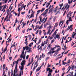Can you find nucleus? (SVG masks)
I'll list each match as a JSON object with an SVG mask.
<instances>
[{
    "mask_svg": "<svg viewBox=\"0 0 76 76\" xmlns=\"http://www.w3.org/2000/svg\"><path fill=\"white\" fill-rule=\"evenodd\" d=\"M26 50V51H27V53H31V52H32V48H29L28 46H26L25 47H23V50L22 52L23 51V52L24 53V50Z\"/></svg>",
    "mask_w": 76,
    "mask_h": 76,
    "instance_id": "nucleus-1",
    "label": "nucleus"
},
{
    "mask_svg": "<svg viewBox=\"0 0 76 76\" xmlns=\"http://www.w3.org/2000/svg\"><path fill=\"white\" fill-rule=\"evenodd\" d=\"M14 64H15H15V72H16L17 73H18V71H17V70H18V69L17 68V64H18V62H19V60H17L16 61H14Z\"/></svg>",
    "mask_w": 76,
    "mask_h": 76,
    "instance_id": "nucleus-2",
    "label": "nucleus"
},
{
    "mask_svg": "<svg viewBox=\"0 0 76 76\" xmlns=\"http://www.w3.org/2000/svg\"><path fill=\"white\" fill-rule=\"evenodd\" d=\"M38 60H37V61L35 63L34 66V67L33 69V71H34V70H35V68H37V66H38Z\"/></svg>",
    "mask_w": 76,
    "mask_h": 76,
    "instance_id": "nucleus-3",
    "label": "nucleus"
},
{
    "mask_svg": "<svg viewBox=\"0 0 76 76\" xmlns=\"http://www.w3.org/2000/svg\"><path fill=\"white\" fill-rule=\"evenodd\" d=\"M67 6H68V4H65L64 5V6L61 9V10H63V11H64V10L66 9Z\"/></svg>",
    "mask_w": 76,
    "mask_h": 76,
    "instance_id": "nucleus-4",
    "label": "nucleus"
},
{
    "mask_svg": "<svg viewBox=\"0 0 76 76\" xmlns=\"http://www.w3.org/2000/svg\"><path fill=\"white\" fill-rule=\"evenodd\" d=\"M24 54V53L23 52H23H22L20 56V58H23V60H25V56L23 57V55Z\"/></svg>",
    "mask_w": 76,
    "mask_h": 76,
    "instance_id": "nucleus-5",
    "label": "nucleus"
},
{
    "mask_svg": "<svg viewBox=\"0 0 76 76\" xmlns=\"http://www.w3.org/2000/svg\"><path fill=\"white\" fill-rule=\"evenodd\" d=\"M58 22H57L56 23H55V25H54L53 27V28H56L57 26H58Z\"/></svg>",
    "mask_w": 76,
    "mask_h": 76,
    "instance_id": "nucleus-6",
    "label": "nucleus"
},
{
    "mask_svg": "<svg viewBox=\"0 0 76 76\" xmlns=\"http://www.w3.org/2000/svg\"><path fill=\"white\" fill-rule=\"evenodd\" d=\"M23 67H24V65H23V64H22V65H21V67L20 69V72H21V71H23Z\"/></svg>",
    "mask_w": 76,
    "mask_h": 76,
    "instance_id": "nucleus-7",
    "label": "nucleus"
},
{
    "mask_svg": "<svg viewBox=\"0 0 76 76\" xmlns=\"http://www.w3.org/2000/svg\"><path fill=\"white\" fill-rule=\"evenodd\" d=\"M6 8V5H5L4 6V7L1 10V12L3 11L4 10H5Z\"/></svg>",
    "mask_w": 76,
    "mask_h": 76,
    "instance_id": "nucleus-8",
    "label": "nucleus"
},
{
    "mask_svg": "<svg viewBox=\"0 0 76 76\" xmlns=\"http://www.w3.org/2000/svg\"><path fill=\"white\" fill-rule=\"evenodd\" d=\"M21 75H23V71L21 70V71H20V72L19 75V76H21Z\"/></svg>",
    "mask_w": 76,
    "mask_h": 76,
    "instance_id": "nucleus-9",
    "label": "nucleus"
},
{
    "mask_svg": "<svg viewBox=\"0 0 76 76\" xmlns=\"http://www.w3.org/2000/svg\"><path fill=\"white\" fill-rule=\"evenodd\" d=\"M22 64L23 65V66H24V65H25V61H23L22 62V63H21V65H22Z\"/></svg>",
    "mask_w": 76,
    "mask_h": 76,
    "instance_id": "nucleus-10",
    "label": "nucleus"
},
{
    "mask_svg": "<svg viewBox=\"0 0 76 76\" xmlns=\"http://www.w3.org/2000/svg\"><path fill=\"white\" fill-rule=\"evenodd\" d=\"M39 18L40 19V21L41 22H42V18L41 17V16L40 15L39 16Z\"/></svg>",
    "mask_w": 76,
    "mask_h": 76,
    "instance_id": "nucleus-11",
    "label": "nucleus"
},
{
    "mask_svg": "<svg viewBox=\"0 0 76 76\" xmlns=\"http://www.w3.org/2000/svg\"><path fill=\"white\" fill-rule=\"evenodd\" d=\"M75 35H76V34H75V32H73L72 35V38H74V37L75 36Z\"/></svg>",
    "mask_w": 76,
    "mask_h": 76,
    "instance_id": "nucleus-12",
    "label": "nucleus"
},
{
    "mask_svg": "<svg viewBox=\"0 0 76 76\" xmlns=\"http://www.w3.org/2000/svg\"><path fill=\"white\" fill-rule=\"evenodd\" d=\"M60 36L58 34H57L56 36V37H55V39H56V38H59Z\"/></svg>",
    "mask_w": 76,
    "mask_h": 76,
    "instance_id": "nucleus-13",
    "label": "nucleus"
},
{
    "mask_svg": "<svg viewBox=\"0 0 76 76\" xmlns=\"http://www.w3.org/2000/svg\"><path fill=\"white\" fill-rule=\"evenodd\" d=\"M33 42H31L28 45V46H29L30 47H32V45H33Z\"/></svg>",
    "mask_w": 76,
    "mask_h": 76,
    "instance_id": "nucleus-14",
    "label": "nucleus"
},
{
    "mask_svg": "<svg viewBox=\"0 0 76 76\" xmlns=\"http://www.w3.org/2000/svg\"><path fill=\"white\" fill-rule=\"evenodd\" d=\"M35 13V12H34L33 14H31L30 15L31 18H32V17H34V14Z\"/></svg>",
    "mask_w": 76,
    "mask_h": 76,
    "instance_id": "nucleus-15",
    "label": "nucleus"
},
{
    "mask_svg": "<svg viewBox=\"0 0 76 76\" xmlns=\"http://www.w3.org/2000/svg\"><path fill=\"white\" fill-rule=\"evenodd\" d=\"M58 13V14H60V10L58 11L55 14V15H57Z\"/></svg>",
    "mask_w": 76,
    "mask_h": 76,
    "instance_id": "nucleus-16",
    "label": "nucleus"
},
{
    "mask_svg": "<svg viewBox=\"0 0 76 76\" xmlns=\"http://www.w3.org/2000/svg\"><path fill=\"white\" fill-rule=\"evenodd\" d=\"M40 67L39 66L37 69H36V72H38L40 70Z\"/></svg>",
    "mask_w": 76,
    "mask_h": 76,
    "instance_id": "nucleus-17",
    "label": "nucleus"
},
{
    "mask_svg": "<svg viewBox=\"0 0 76 76\" xmlns=\"http://www.w3.org/2000/svg\"><path fill=\"white\" fill-rule=\"evenodd\" d=\"M39 50H40L41 51L42 50V46H41L39 49Z\"/></svg>",
    "mask_w": 76,
    "mask_h": 76,
    "instance_id": "nucleus-18",
    "label": "nucleus"
},
{
    "mask_svg": "<svg viewBox=\"0 0 76 76\" xmlns=\"http://www.w3.org/2000/svg\"><path fill=\"white\" fill-rule=\"evenodd\" d=\"M50 31H51V30H50V29H49V30H48V32L46 34L47 35H48V34H49V33H50Z\"/></svg>",
    "mask_w": 76,
    "mask_h": 76,
    "instance_id": "nucleus-19",
    "label": "nucleus"
},
{
    "mask_svg": "<svg viewBox=\"0 0 76 76\" xmlns=\"http://www.w3.org/2000/svg\"><path fill=\"white\" fill-rule=\"evenodd\" d=\"M51 53H52V51H51V50H50L49 52L48 53V54H51Z\"/></svg>",
    "mask_w": 76,
    "mask_h": 76,
    "instance_id": "nucleus-20",
    "label": "nucleus"
},
{
    "mask_svg": "<svg viewBox=\"0 0 76 76\" xmlns=\"http://www.w3.org/2000/svg\"><path fill=\"white\" fill-rule=\"evenodd\" d=\"M44 62H43L42 63V65L40 66V69H41V67H42V66H44Z\"/></svg>",
    "mask_w": 76,
    "mask_h": 76,
    "instance_id": "nucleus-21",
    "label": "nucleus"
},
{
    "mask_svg": "<svg viewBox=\"0 0 76 76\" xmlns=\"http://www.w3.org/2000/svg\"><path fill=\"white\" fill-rule=\"evenodd\" d=\"M56 34H57V32L55 31L54 33H53V34L52 35V37H54V35H56Z\"/></svg>",
    "mask_w": 76,
    "mask_h": 76,
    "instance_id": "nucleus-22",
    "label": "nucleus"
},
{
    "mask_svg": "<svg viewBox=\"0 0 76 76\" xmlns=\"http://www.w3.org/2000/svg\"><path fill=\"white\" fill-rule=\"evenodd\" d=\"M6 65H5V64H4L3 65V70H4V69H5V66Z\"/></svg>",
    "mask_w": 76,
    "mask_h": 76,
    "instance_id": "nucleus-23",
    "label": "nucleus"
},
{
    "mask_svg": "<svg viewBox=\"0 0 76 76\" xmlns=\"http://www.w3.org/2000/svg\"><path fill=\"white\" fill-rule=\"evenodd\" d=\"M56 48V47H55L53 48H51V50H52V51H54V50Z\"/></svg>",
    "mask_w": 76,
    "mask_h": 76,
    "instance_id": "nucleus-24",
    "label": "nucleus"
},
{
    "mask_svg": "<svg viewBox=\"0 0 76 76\" xmlns=\"http://www.w3.org/2000/svg\"><path fill=\"white\" fill-rule=\"evenodd\" d=\"M41 42V38H40V39L39 40V42L37 43V45H38L39 44H40Z\"/></svg>",
    "mask_w": 76,
    "mask_h": 76,
    "instance_id": "nucleus-25",
    "label": "nucleus"
},
{
    "mask_svg": "<svg viewBox=\"0 0 76 76\" xmlns=\"http://www.w3.org/2000/svg\"><path fill=\"white\" fill-rule=\"evenodd\" d=\"M34 61V59H33V57H32L31 59V64L32 63V62Z\"/></svg>",
    "mask_w": 76,
    "mask_h": 76,
    "instance_id": "nucleus-26",
    "label": "nucleus"
},
{
    "mask_svg": "<svg viewBox=\"0 0 76 76\" xmlns=\"http://www.w3.org/2000/svg\"><path fill=\"white\" fill-rule=\"evenodd\" d=\"M11 45H12V46L10 48V53H11V51H12V49H11V48H12V46H13V45H12V43Z\"/></svg>",
    "mask_w": 76,
    "mask_h": 76,
    "instance_id": "nucleus-27",
    "label": "nucleus"
},
{
    "mask_svg": "<svg viewBox=\"0 0 76 76\" xmlns=\"http://www.w3.org/2000/svg\"><path fill=\"white\" fill-rule=\"evenodd\" d=\"M4 74H5V71L3 70L2 76H4Z\"/></svg>",
    "mask_w": 76,
    "mask_h": 76,
    "instance_id": "nucleus-28",
    "label": "nucleus"
},
{
    "mask_svg": "<svg viewBox=\"0 0 76 76\" xmlns=\"http://www.w3.org/2000/svg\"><path fill=\"white\" fill-rule=\"evenodd\" d=\"M17 22H18V23H19V21H18V18H16V20H15V23H17Z\"/></svg>",
    "mask_w": 76,
    "mask_h": 76,
    "instance_id": "nucleus-29",
    "label": "nucleus"
},
{
    "mask_svg": "<svg viewBox=\"0 0 76 76\" xmlns=\"http://www.w3.org/2000/svg\"><path fill=\"white\" fill-rule=\"evenodd\" d=\"M26 24V23H23V25L22 26V28H23V27H24V26H25V25Z\"/></svg>",
    "mask_w": 76,
    "mask_h": 76,
    "instance_id": "nucleus-30",
    "label": "nucleus"
},
{
    "mask_svg": "<svg viewBox=\"0 0 76 76\" xmlns=\"http://www.w3.org/2000/svg\"><path fill=\"white\" fill-rule=\"evenodd\" d=\"M44 10H45V8H42L41 10V12H43Z\"/></svg>",
    "mask_w": 76,
    "mask_h": 76,
    "instance_id": "nucleus-31",
    "label": "nucleus"
},
{
    "mask_svg": "<svg viewBox=\"0 0 76 76\" xmlns=\"http://www.w3.org/2000/svg\"><path fill=\"white\" fill-rule=\"evenodd\" d=\"M18 11L19 12H20L21 10H20V7H18Z\"/></svg>",
    "mask_w": 76,
    "mask_h": 76,
    "instance_id": "nucleus-32",
    "label": "nucleus"
},
{
    "mask_svg": "<svg viewBox=\"0 0 76 76\" xmlns=\"http://www.w3.org/2000/svg\"><path fill=\"white\" fill-rule=\"evenodd\" d=\"M61 50V48H58L57 49L56 51H59V50Z\"/></svg>",
    "mask_w": 76,
    "mask_h": 76,
    "instance_id": "nucleus-33",
    "label": "nucleus"
},
{
    "mask_svg": "<svg viewBox=\"0 0 76 76\" xmlns=\"http://www.w3.org/2000/svg\"><path fill=\"white\" fill-rule=\"evenodd\" d=\"M56 47H57V48H58V47H60V46L58 45H55Z\"/></svg>",
    "mask_w": 76,
    "mask_h": 76,
    "instance_id": "nucleus-34",
    "label": "nucleus"
},
{
    "mask_svg": "<svg viewBox=\"0 0 76 76\" xmlns=\"http://www.w3.org/2000/svg\"><path fill=\"white\" fill-rule=\"evenodd\" d=\"M53 11V9H51L49 10V13H50V12H51Z\"/></svg>",
    "mask_w": 76,
    "mask_h": 76,
    "instance_id": "nucleus-35",
    "label": "nucleus"
},
{
    "mask_svg": "<svg viewBox=\"0 0 76 76\" xmlns=\"http://www.w3.org/2000/svg\"><path fill=\"white\" fill-rule=\"evenodd\" d=\"M48 9H46L45 12V13H47V12H48Z\"/></svg>",
    "mask_w": 76,
    "mask_h": 76,
    "instance_id": "nucleus-36",
    "label": "nucleus"
},
{
    "mask_svg": "<svg viewBox=\"0 0 76 76\" xmlns=\"http://www.w3.org/2000/svg\"><path fill=\"white\" fill-rule=\"evenodd\" d=\"M69 21V20H67V21L66 22V24H67V25H68V24H69V22H68Z\"/></svg>",
    "mask_w": 76,
    "mask_h": 76,
    "instance_id": "nucleus-37",
    "label": "nucleus"
},
{
    "mask_svg": "<svg viewBox=\"0 0 76 76\" xmlns=\"http://www.w3.org/2000/svg\"><path fill=\"white\" fill-rule=\"evenodd\" d=\"M5 69H6V71H5L6 72H7V71L8 70V69H7V67H6L5 68Z\"/></svg>",
    "mask_w": 76,
    "mask_h": 76,
    "instance_id": "nucleus-38",
    "label": "nucleus"
},
{
    "mask_svg": "<svg viewBox=\"0 0 76 76\" xmlns=\"http://www.w3.org/2000/svg\"><path fill=\"white\" fill-rule=\"evenodd\" d=\"M66 11H65L64 12V14H63V16H64L65 15H66Z\"/></svg>",
    "mask_w": 76,
    "mask_h": 76,
    "instance_id": "nucleus-39",
    "label": "nucleus"
},
{
    "mask_svg": "<svg viewBox=\"0 0 76 76\" xmlns=\"http://www.w3.org/2000/svg\"><path fill=\"white\" fill-rule=\"evenodd\" d=\"M32 37V36H31V35H29V40H31V39L32 38V37Z\"/></svg>",
    "mask_w": 76,
    "mask_h": 76,
    "instance_id": "nucleus-40",
    "label": "nucleus"
},
{
    "mask_svg": "<svg viewBox=\"0 0 76 76\" xmlns=\"http://www.w3.org/2000/svg\"><path fill=\"white\" fill-rule=\"evenodd\" d=\"M37 17H36V18L34 20V22L36 23V21L37 20Z\"/></svg>",
    "mask_w": 76,
    "mask_h": 76,
    "instance_id": "nucleus-41",
    "label": "nucleus"
},
{
    "mask_svg": "<svg viewBox=\"0 0 76 76\" xmlns=\"http://www.w3.org/2000/svg\"><path fill=\"white\" fill-rule=\"evenodd\" d=\"M39 34L40 35H41V33H42V31H41V30H40L39 31Z\"/></svg>",
    "mask_w": 76,
    "mask_h": 76,
    "instance_id": "nucleus-42",
    "label": "nucleus"
},
{
    "mask_svg": "<svg viewBox=\"0 0 76 76\" xmlns=\"http://www.w3.org/2000/svg\"><path fill=\"white\" fill-rule=\"evenodd\" d=\"M52 28V27H51V26L50 25L49 26V27H48V28H49V29H50V28Z\"/></svg>",
    "mask_w": 76,
    "mask_h": 76,
    "instance_id": "nucleus-43",
    "label": "nucleus"
},
{
    "mask_svg": "<svg viewBox=\"0 0 76 76\" xmlns=\"http://www.w3.org/2000/svg\"><path fill=\"white\" fill-rule=\"evenodd\" d=\"M18 60H19V61H21V60H22V58H21L20 59V58H19L18 59Z\"/></svg>",
    "mask_w": 76,
    "mask_h": 76,
    "instance_id": "nucleus-44",
    "label": "nucleus"
},
{
    "mask_svg": "<svg viewBox=\"0 0 76 76\" xmlns=\"http://www.w3.org/2000/svg\"><path fill=\"white\" fill-rule=\"evenodd\" d=\"M69 51V50H68L67 51H66V52L65 53H64V54H67V53H68V52Z\"/></svg>",
    "mask_w": 76,
    "mask_h": 76,
    "instance_id": "nucleus-45",
    "label": "nucleus"
},
{
    "mask_svg": "<svg viewBox=\"0 0 76 76\" xmlns=\"http://www.w3.org/2000/svg\"><path fill=\"white\" fill-rule=\"evenodd\" d=\"M28 58H29V55H27L26 56V60H28Z\"/></svg>",
    "mask_w": 76,
    "mask_h": 76,
    "instance_id": "nucleus-46",
    "label": "nucleus"
},
{
    "mask_svg": "<svg viewBox=\"0 0 76 76\" xmlns=\"http://www.w3.org/2000/svg\"><path fill=\"white\" fill-rule=\"evenodd\" d=\"M14 75L13 76H15V70H14Z\"/></svg>",
    "mask_w": 76,
    "mask_h": 76,
    "instance_id": "nucleus-47",
    "label": "nucleus"
},
{
    "mask_svg": "<svg viewBox=\"0 0 76 76\" xmlns=\"http://www.w3.org/2000/svg\"><path fill=\"white\" fill-rule=\"evenodd\" d=\"M64 50H66V49L67 47H66V45H65L64 46Z\"/></svg>",
    "mask_w": 76,
    "mask_h": 76,
    "instance_id": "nucleus-48",
    "label": "nucleus"
},
{
    "mask_svg": "<svg viewBox=\"0 0 76 76\" xmlns=\"http://www.w3.org/2000/svg\"><path fill=\"white\" fill-rule=\"evenodd\" d=\"M46 5H48V6H50V3H47L46 4Z\"/></svg>",
    "mask_w": 76,
    "mask_h": 76,
    "instance_id": "nucleus-49",
    "label": "nucleus"
},
{
    "mask_svg": "<svg viewBox=\"0 0 76 76\" xmlns=\"http://www.w3.org/2000/svg\"><path fill=\"white\" fill-rule=\"evenodd\" d=\"M57 9H55L54 10V12H57Z\"/></svg>",
    "mask_w": 76,
    "mask_h": 76,
    "instance_id": "nucleus-50",
    "label": "nucleus"
},
{
    "mask_svg": "<svg viewBox=\"0 0 76 76\" xmlns=\"http://www.w3.org/2000/svg\"><path fill=\"white\" fill-rule=\"evenodd\" d=\"M7 50V48H5L4 49V52H5V51H6Z\"/></svg>",
    "mask_w": 76,
    "mask_h": 76,
    "instance_id": "nucleus-51",
    "label": "nucleus"
},
{
    "mask_svg": "<svg viewBox=\"0 0 76 76\" xmlns=\"http://www.w3.org/2000/svg\"><path fill=\"white\" fill-rule=\"evenodd\" d=\"M59 6H60V7H62V6H63V4L62 3L61 5V4H60Z\"/></svg>",
    "mask_w": 76,
    "mask_h": 76,
    "instance_id": "nucleus-52",
    "label": "nucleus"
},
{
    "mask_svg": "<svg viewBox=\"0 0 76 76\" xmlns=\"http://www.w3.org/2000/svg\"><path fill=\"white\" fill-rule=\"evenodd\" d=\"M41 12V10H38L37 12V13H40V12Z\"/></svg>",
    "mask_w": 76,
    "mask_h": 76,
    "instance_id": "nucleus-53",
    "label": "nucleus"
},
{
    "mask_svg": "<svg viewBox=\"0 0 76 76\" xmlns=\"http://www.w3.org/2000/svg\"><path fill=\"white\" fill-rule=\"evenodd\" d=\"M49 58V57H47L45 59V61H47V60Z\"/></svg>",
    "mask_w": 76,
    "mask_h": 76,
    "instance_id": "nucleus-54",
    "label": "nucleus"
},
{
    "mask_svg": "<svg viewBox=\"0 0 76 76\" xmlns=\"http://www.w3.org/2000/svg\"><path fill=\"white\" fill-rule=\"evenodd\" d=\"M54 39H53L52 41H51V43H53V42H54Z\"/></svg>",
    "mask_w": 76,
    "mask_h": 76,
    "instance_id": "nucleus-55",
    "label": "nucleus"
},
{
    "mask_svg": "<svg viewBox=\"0 0 76 76\" xmlns=\"http://www.w3.org/2000/svg\"><path fill=\"white\" fill-rule=\"evenodd\" d=\"M43 16H45V15H46L47 14V12L45 13V12H44L43 13Z\"/></svg>",
    "mask_w": 76,
    "mask_h": 76,
    "instance_id": "nucleus-56",
    "label": "nucleus"
},
{
    "mask_svg": "<svg viewBox=\"0 0 76 76\" xmlns=\"http://www.w3.org/2000/svg\"><path fill=\"white\" fill-rule=\"evenodd\" d=\"M70 42L69 41H67V39L65 42V43H67V42Z\"/></svg>",
    "mask_w": 76,
    "mask_h": 76,
    "instance_id": "nucleus-57",
    "label": "nucleus"
},
{
    "mask_svg": "<svg viewBox=\"0 0 76 76\" xmlns=\"http://www.w3.org/2000/svg\"><path fill=\"white\" fill-rule=\"evenodd\" d=\"M25 32V29H24L22 31L23 33H24Z\"/></svg>",
    "mask_w": 76,
    "mask_h": 76,
    "instance_id": "nucleus-58",
    "label": "nucleus"
},
{
    "mask_svg": "<svg viewBox=\"0 0 76 76\" xmlns=\"http://www.w3.org/2000/svg\"><path fill=\"white\" fill-rule=\"evenodd\" d=\"M12 57H10L9 59H10V61L11 60V59H12Z\"/></svg>",
    "mask_w": 76,
    "mask_h": 76,
    "instance_id": "nucleus-59",
    "label": "nucleus"
},
{
    "mask_svg": "<svg viewBox=\"0 0 76 76\" xmlns=\"http://www.w3.org/2000/svg\"><path fill=\"white\" fill-rule=\"evenodd\" d=\"M54 29H55V28H53V30L51 31V33L53 32H54Z\"/></svg>",
    "mask_w": 76,
    "mask_h": 76,
    "instance_id": "nucleus-60",
    "label": "nucleus"
},
{
    "mask_svg": "<svg viewBox=\"0 0 76 76\" xmlns=\"http://www.w3.org/2000/svg\"><path fill=\"white\" fill-rule=\"evenodd\" d=\"M31 64V63H29L28 64V65H27V66H29Z\"/></svg>",
    "mask_w": 76,
    "mask_h": 76,
    "instance_id": "nucleus-61",
    "label": "nucleus"
},
{
    "mask_svg": "<svg viewBox=\"0 0 76 76\" xmlns=\"http://www.w3.org/2000/svg\"><path fill=\"white\" fill-rule=\"evenodd\" d=\"M41 45L42 46H44V43H42L41 44Z\"/></svg>",
    "mask_w": 76,
    "mask_h": 76,
    "instance_id": "nucleus-62",
    "label": "nucleus"
},
{
    "mask_svg": "<svg viewBox=\"0 0 76 76\" xmlns=\"http://www.w3.org/2000/svg\"><path fill=\"white\" fill-rule=\"evenodd\" d=\"M46 45H45V46L44 47L43 50H45V48H46Z\"/></svg>",
    "mask_w": 76,
    "mask_h": 76,
    "instance_id": "nucleus-63",
    "label": "nucleus"
},
{
    "mask_svg": "<svg viewBox=\"0 0 76 76\" xmlns=\"http://www.w3.org/2000/svg\"><path fill=\"white\" fill-rule=\"evenodd\" d=\"M70 15V14H69V13H68V14H67L66 16L67 17H69V15Z\"/></svg>",
    "mask_w": 76,
    "mask_h": 76,
    "instance_id": "nucleus-64",
    "label": "nucleus"
}]
</instances>
